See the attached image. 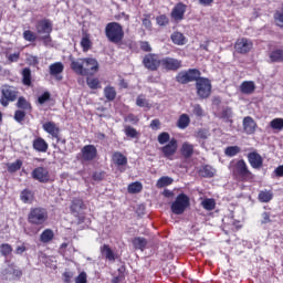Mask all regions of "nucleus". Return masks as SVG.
I'll return each mask as SVG.
<instances>
[{"mask_svg":"<svg viewBox=\"0 0 283 283\" xmlns=\"http://www.w3.org/2000/svg\"><path fill=\"white\" fill-rule=\"evenodd\" d=\"M65 66L63 65V62H55L49 66V73L51 76H59V74H63Z\"/></svg>","mask_w":283,"mask_h":283,"instance_id":"30","label":"nucleus"},{"mask_svg":"<svg viewBox=\"0 0 283 283\" xmlns=\"http://www.w3.org/2000/svg\"><path fill=\"white\" fill-rule=\"evenodd\" d=\"M132 244L135 251H145V249H147V244H149V241H147V239L144 237H135L132 239Z\"/></svg>","mask_w":283,"mask_h":283,"instance_id":"21","label":"nucleus"},{"mask_svg":"<svg viewBox=\"0 0 283 283\" xmlns=\"http://www.w3.org/2000/svg\"><path fill=\"white\" fill-rule=\"evenodd\" d=\"M137 107H149V102L145 98L144 95H138L136 99Z\"/></svg>","mask_w":283,"mask_h":283,"instance_id":"56","label":"nucleus"},{"mask_svg":"<svg viewBox=\"0 0 283 283\" xmlns=\"http://www.w3.org/2000/svg\"><path fill=\"white\" fill-rule=\"evenodd\" d=\"M18 109L27 112L28 114L32 113V103H30L24 96L18 97L17 102Z\"/></svg>","mask_w":283,"mask_h":283,"instance_id":"24","label":"nucleus"},{"mask_svg":"<svg viewBox=\"0 0 283 283\" xmlns=\"http://www.w3.org/2000/svg\"><path fill=\"white\" fill-rule=\"evenodd\" d=\"M142 23L144 25V28H146V30H151V14L147 13L144 14V18L142 20Z\"/></svg>","mask_w":283,"mask_h":283,"instance_id":"55","label":"nucleus"},{"mask_svg":"<svg viewBox=\"0 0 283 283\" xmlns=\"http://www.w3.org/2000/svg\"><path fill=\"white\" fill-rule=\"evenodd\" d=\"M104 95H105L106 99L115 101L116 99V88H114V86H106L104 88Z\"/></svg>","mask_w":283,"mask_h":283,"instance_id":"42","label":"nucleus"},{"mask_svg":"<svg viewBox=\"0 0 283 283\" xmlns=\"http://www.w3.org/2000/svg\"><path fill=\"white\" fill-rule=\"evenodd\" d=\"M51 98H52V94L45 91L42 95L38 97V103L39 105H45V103H48V101H51Z\"/></svg>","mask_w":283,"mask_h":283,"instance_id":"53","label":"nucleus"},{"mask_svg":"<svg viewBox=\"0 0 283 283\" xmlns=\"http://www.w3.org/2000/svg\"><path fill=\"white\" fill-rule=\"evenodd\" d=\"M12 245L10 243H2L0 245V255H2V258H8V255H12Z\"/></svg>","mask_w":283,"mask_h":283,"instance_id":"40","label":"nucleus"},{"mask_svg":"<svg viewBox=\"0 0 283 283\" xmlns=\"http://www.w3.org/2000/svg\"><path fill=\"white\" fill-rule=\"evenodd\" d=\"M156 23L160 27L169 25V18L165 14L158 15L156 18Z\"/></svg>","mask_w":283,"mask_h":283,"instance_id":"54","label":"nucleus"},{"mask_svg":"<svg viewBox=\"0 0 283 283\" xmlns=\"http://www.w3.org/2000/svg\"><path fill=\"white\" fill-rule=\"evenodd\" d=\"M72 277H74V273L71 271H65L62 274V280L64 283H72Z\"/></svg>","mask_w":283,"mask_h":283,"instance_id":"58","label":"nucleus"},{"mask_svg":"<svg viewBox=\"0 0 283 283\" xmlns=\"http://www.w3.org/2000/svg\"><path fill=\"white\" fill-rule=\"evenodd\" d=\"M86 84L90 90H101V81L98 80V77H87Z\"/></svg>","mask_w":283,"mask_h":283,"instance_id":"41","label":"nucleus"},{"mask_svg":"<svg viewBox=\"0 0 283 283\" xmlns=\"http://www.w3.org/2000/svg\"><path fill=\"white\" fill-rule=\"evenodd\" d=\"M274 23L277 28L283 29V4H282V11H275L274 15Z\"/></svg>","mask_w":283,"mask_h":283,"instance_id":"45","label":"nucleus"},{"mask_svg":"<svg viewBox=\"0 0 283 283\" xmlns=\"http://www.w3.org/2000/svg\"><path fill=\"white\" fill-rule=\"evenodd\" d=\"M256 129H258V123L255 122V119H253V117L247 116L243 118L244 134H247L248 136H252L253 134H255Z\"/></svg>","mask_w":283,"mask_h":283,"instance_id":"19","label":"nucleus"},{"mask_svg":"<svg viewBox=\"0 0 283 283\" xmlns=\"http://www.w3.org/2000/svg\"><path fill=\"white\" fill-rule=\"evenodd\" d=\"M271 63H283V49H275L269 54Z\"/></svg>","mask_w":283,"mask_h":283,"instance_id":"31","label":"nucleus"},{"mask_svg":"<svg viewBox=\"0 0 283 283\" xmlns=\"http://www.w3.org/2000/svg\"><path fill=\"white\" fill-rule=\"evenodd\" d=\"M164 158L167 160H174V156H176V151H178V139L171 138L168 144L160 148Z\"/></svg>","mask_w":283,"mask_h":283,"instance_id":"15","label":"nucleus"},{"mask_svg":"<svg viewBox=\"0 0 283 283\" xmlns=\"http://www.w3.org/2000/svg\"><path fill=\"white\" fill-rule=\"evenodd\" d=\"M23 167V160L17 159L14 163L8 164L7 169L9 174H17Z\"/></svg>","mask_w":283,"mask_h":283,"instance_id":"36","label":"nucleus"},{"mask_svg":"<svg viewBox=\"0 0 283 283\" xmlns=\"http://www.w3.org/2000/svg\"><path fill=\"white\" fill-rule=\"evenodd\" d=\"M23 39L24 41H29L30 43H34V41H36L38 36L36 33H34L31 30H25L23 32Z\"/></svg>","mask_w":283,"mask_h":283,"instance_id":"51","label":"nucleus"},{"mask_svg":"<svg viewBox=\"0 0 283 283\" xmlns=\"http://www.w3.org/2000/svg\"><path fill=\"white\" fill-rule=\"evenodd\" d=\"M193 153H195V147H193V144L189 143V142H185L182 145H181V148H180V154L184 158L186 159H189L191 158V156H193Z\"/></svg>","mask_w":283,"mask_h":283,"instance_id":"23","label":"nucleus"},{"mask_svg":"<svg viewBox=\"0 0 283 283\" xmlns=\"http://www.w3.org/2000/svg\"><path fill=\"white\" fill-rule=\"evenodd\" d=\"M248 163L252 167V169H262L264 165V159L262 155L258 151H252L248 154Z\"/></svg>","mask_w":283,"mask_h":283,"instance_id":"16","label":"nucleus"},{"mask_svg":"<svg viewBox=\"0 0 283 283\" xmlns=\"http://www.w3.org/2000/svg\"><path fill=\"white\" fill-rule=\"evenodd\" d=\"M8 61L9 63H17V61H19V59H21V53L17 52V53H11L8 55Z\"/></svg>","mask_w":283,"mask_h":283,"instance_id":"62","label":"nucleus"},{"mask_svg":"<svg viewBox=\"0 0 283 283\" xmlns=\"http://www.w3.org/2000/svg\"><path fill=\"white\" fill-rule=\"evenodd\" d=\"M241 94H253L255 92V82L253 81H244L240 85Z\"/></svg>","mask_w":283,"mask_h":283,"instance_id":"28","label":"nucleus"},{"mask_svg":"<svg viewBox=\"0 0 283 283\" xmlns=\"http://www.w3.org/2000/svg\"><path fill=\"white\" fill-rule=\"evenodd\" d=\"M200 176H202V178H213V176H216V170L213 167L206 165L200 169Z\"/></svg>","mask_w":283,"mask_h":283,"instance_id":"37","label":"nucleus"},{"mask_svg":"<svg viewBox=\"0 0 283 283\" xmlns=\"http://www.w3.org/2000/svg\"><path fill=\"white\" fill-rule=\"evenodd\" d=\"M139 48L142 52H151V44H149L148 41H140L139 42Z\"/></svg>","mask_w":283,"mask_h":283,"instance_id":"59","label":"nucleus"},{"mask_svg":"<svg viewBox=\"0 0 283 283\" xmlns=\"http://www.w3.org/2000/svg\"><path fill=\"white\" fill-rule=\"evenodd\" d=\"M192 114L200 118L205 115V111L202 109V106H200V104H196L192 108Z\"/></svg>","mask_w":283,"mask_h":283,"instance_id":"57","label":"nucleus"},{"mask_svg":"<svg viewBox=\"0 0 283 283\" xmlns=\"http://www.w3.org/2000/svg\"><path fill=\"white\" fill-rule=\"evenodd\" d=\"M19 98V91L14 86L11 85H3L1 90L0 96V105L2 107H8L10 103H14Z\"/></svg>","mask_w":283,"mask_h":283,"instance_id":"9","label":"nucleus"},{"mask_svg":"<svg viewBox=\"0 0 283 283\" xmlns=\"http://www.w3.org/2000/svg\"><path fill=\"white\" fill-rule=\"evenodd\" d=\"M161 70H165L166 72H178L180 67H182V60L166 56L161 59Z\"/></svg>","mask_w":283,"mask_h":283,"instance_id":"12","label":"nucleus"},{"mask_svg":"<svg viewBox=\"0 0 283 283\" xmlns=\"http://www.w3.org/2000/svg\"><path fill=\"white\" fill-rule=\"evenodd\" d=\"M161 61L163 59H160V55L156 53H148L144 55L142 63L144 67L149 72H158V69L161 65Z\"/></svg>","mask_w":283,"mask_h":283,"instance_id":"10","label":"nucleus"},{"mask_svg":"<svg viewBox=\"0 0 283 283\" xmlns=\"http://www.w3.org/2000/svg\"><path fill=\"white\" fill-rule=\"evenodd\" d=\"M31 178L41 182V185H48V182H54V177L52 172L45 166H38L31 171Z\"/></svg>","mask_w":283,"mask_h":283,"instance_id":"8","label":"nucleus"},{"mask_svg":"<svg viewBox=\"0 0 283 283\" xmlns=\"http://www.w3.org/2000/svg\"><path fill=\"white\" fill-rule=\"evenodd\" d=\"M202 73L198 69H188L187 71H180L175 76V81L179 85H187L188 83L196 82L197 96L199 98H209L211 96V80L208 77H201Z\"/></svg>","mask_w":283,"mask_h":283,"instance_id":"1","label":"nucleus"},{"mask_svg":"<svg viewBox=\"0 0 283 283\" xmlns=\"http://www.w3.org/2000/svg\"><path fill=\"white\" fill-rule=\"evenodd\" d=\"M170 39L175 45H187V38L180 31L172 32Z\"/></svg>","mask_w":283,"mask_h":283,"instance_id":"26","label":"nucleus"},{"mask_svg":"<svg viewBox=\"0 0 283 283\" xmlns=\"http://www.w3.org/2000/svg\"><path fill=\"white\" fill-rule=\"evenodd\" d=\"M241 149L239 146H228L224 150L226 156L229 158H233V156H238L240 154Z\"/></svg>","mask_w":283,"mask_h":283,"instance_id":"47","label":"nucleus"},{"mask_svg":"<svg viewBox=\"0 0 283 283\" xmlns=\"http://www.w3.org/2000/svg\"><path fill=\"white\" fill-rule=\"evenodd\" d=\"M270 127L272 129H277L279 132H282L283 129V118H274L270 122Z\"/></svg>","mask_w":283,"mask_h":283,"instance_id":"50","label":"nucleus"},{"mask_svg":"<svg viewBox=\"0 0 283 283\" xmlns=\"http://www.w3.org/2000/svg\"><path fill=\"white\" fill-rule=\"evenodd\" d=\"M191 125V118H189V115L181 114L177 120V127L179 129H187Z\"/></svg>","mask_w":283,"mask_h":283,"instance_id":"33","label":"nucleus"},{"mask_svg":"<svg viewBox=\"0 0 283 283\" xmlns=\"http://www.w3.org/2000/svg\"><path fill=\"white\" fill-rule=\"evenodd\" d=\"M230 171L234 180L239 182H253L255 180V175L249 169L247 161L244 159H239L237 161H231Z\"/></svg>","mask_w":283,"mask_h":283,"instance_id":"3","label":"nucleus"},{"mask_svg":"<svg viewBox=\"0 0 283 283\" xmlns=\"http://www.w3.org/2000/svg\"><path fill=\"white\" fill-rule=\"evenodd\" d=\"M195 136L196 138H200V140H207V130L200 128Z\"/></svg>","mask_w":283,"mask_h":283,"instance_id":"64","label":"nucleus"},{"mask_svg":"<svg viewBox=\"0 0 283 283\" xmlns=\"http://www.w3.org/2000/svg\"><path fill=\"white\" fill-rule=\"evenodd\" d=\"M85 207V202H83V199L81 198H74L71 201V213H78V211H81V209H83Z\"/></svg>","mask_w":283,"mask_h":283,"instance_id":"32","label":"nucleus"},{"mask_svg":"<svg viewBox=\"0 0 283 283\" xmlns=\"http://www.w3.org/2000/svg\"><path fill=\"white\" fill-rule=\"evenodd\" d=\"M112 160L117 167H125V165H127V157L120 151H115L112 156Z\"/></svg>","mask_w":283,"mask_h":283,"instance_id":"29","label":"nucleus"},{"mask_svg":"<svg viewBox=\"0 0 283 283\" xmlns=\"http://www.w3.org/2000/svg\"><path fill=\"white\" fill-rule=\"evenodd\" d=\"M169 185H174V179L171 177L164 176L157 180L158 189H163L164 187H169Z\"/></svg>","mask_w":283,"mask_h":283,"instance_id":"38","label":"nucleus"},{"mask_svg":"<svg viewBox=\"0 0 283 283\" xmlns=\"http://www.w3.org/2000/svg\"><path fill=\"white\" fill-rule=\"evenodd\" d=\"M124 132L128 138H138V130L132 126H126Z\"/></svg>","mask_w":283,"mask_h":283,"instance_id":"52","label":"nucleus"},{"mask_svg":"<svg viewBox=\"0 0 283 283\" xmlns=\"http://www.w3.org/2000/svg\"><path fill=\"white\" fill-rule=\"evenodd\" d=\"M42 128L50 136H53V134H56V132H61V128L59 127V125L52 120L45 122L42 125Z\"/></svg>","mask_w":283,"mask_h":283,"instance_id":"25","label":"nucleus"},{"mask_svg":"<svg viewBox=\"0 0 283 283\" xmlns=\"http://www.w3.org/2000/svg\"><path fill=\"white\" fill-rule=\"evenodd\" d=\"M99 251L103 258H105V260H107L108 262H116V260H120V255L114 252V250L112 249V247H109V244H103L99 248Z\"/></svg>","mask_w":283,"mask_h":283,"instance_id":"17","label":"nucleus"},{"mask_svg":"<svg viewBox=\"0 0 283 283\" xmlns=\"http://www.w3.org/2000/svg\"><path fill=\"white\" fill-rule=\"evenodd\" d=\"M273 200V192L269 190H262L259 192L260 202H271Z\"/></svg>","mask_w":283,"mask_h":283,"instance_id":"39","label":"nucleus"},{"mask_svg":"<svg viewBox=\"0 0 283 283\" xmlns=\"http://www.w3.org/2000/svg\"><path fill=\"white\" fill-rule=\"evenodd\" d=\"M49 218L50 214L48 213V209L43 207H33L30 209L27 220L31 227H40V229H43Z\"/></svg>","mask_w":283,"mask_h":283,"instance_id":"5","label":"nucleus"},{"mask_svg":"<svg viewBox=\"0 0 283 283\" xmlns=\"http://www.w3.org/2000/svg\"><path fill=\"white\" fill-rule=\"evenodd\" d=\"M98 61L94 57H84L78 61L71 62V70L78 76H94L98 72Z\"/></svg>","mask_w":283,"mask_h":283,"instance_id":"2","label":"nucleus"},{"mask_svg":"<svg viewBox=\"0 0 283 283\" xmlns=\"http://www.w3.org/2000/svg\"><path fill=\"white\" fill-rule=\"evenodd\" d=\"M20 200L23 205H32L34 202V192L28 188L20 192Z\"/></svg>","mask_w":283,"mask_h":283,"instance_id":"22","label":"nucleus"},{"mask_svg":"<svg viewBox=\"0 0 283 283\" xmlns=\"http://www.w3.org/2000/svg\"><path fill=\"white\" fill-rule=\"evenodd\" d=\"M51 137L56 140L57 145H59V143L61 145H66V143H67V140L65 138H61V132H56L55 134L51 135Z\"/></svg>","mask_w":283,"mask_h":283,"instance_id":"61","label":"nucleus"},{"mask_svg":"<svg viewBox=\"0 0 283 283\" xmlns=\"http://www.w3.org/2000/svg\"><path fill=\"white\" fill-rule=\"evenodd\" d=\"M143 191V184L139 181L132 182L128 186V193H140Z\"/></svg>","mask_w":283,"mask_h":283,"instance_id":"46","label":"nucleus"},{"mask_svg":"<svg viewBox=\"0 0 283 283\" xmlns=\"http://www.w3.org/2000/svg\"><path fill=\"white\" fill-rule=\"evenodd\" d=\"M32 147L34 151H38L39 154H48V149H50V145L43 137L33 139Z\"/></svg>","mask_w":283,"mask_h":283,"instance_id":"20","label":"nucleus"},{"mask_svg":"<svg viewBox=\"0 0 283 283\" xmlns=\"http://www.w3.org/2000/svg\"><path fill=\"white\" fill-rule=\"evenodd\" d=\"M185 12H187V4L182 2H178L174 8L170 13L171 19L174 21H182L185 19Z\"/></svg>","mask_w":283,"mask_h":283,"instance_id":"18","label":"nucleus"},{"mask_svg":"<svg viewBox=\"0 0 283 283\" xmlns=\"http://www.w3.org/2000/svg\"><path fill=\"white\" fill-rule=\"evenodd\" d=\"M22 83L23 85H32V70L30 67H24L22 70Z\"/></svg>","mask_w":283,"mask_h":283,"instance_id":"35","label":"nucleus"},{"mask_svg":"<svg viewBox=\"0 0 283 283\" xmlns=\"http://www.w3.org/2000/svg\"><path fill=\"white\" fill-rule=\"evenodd\" d=\"M201 207L206 209V211H213L216 209V199L207 198L201 202Z\"/></svg>","mask_w":283,"mask_h":283,"instance_id":"43","label":"nucleus"},{"mask_svg":"<svg viewBox=\"0 0 283 283\" xmlns=\"http://www.w3.org/2000/svg\"><path fill=\"white\" fill-rule=\"evenodd\" d=\"M104 34L108 43H113V45H123V41H125V29L118 22H108L105 25Z\"/></svg>","mask_w":283,"mask_h":283,"instance_id":"4","label":"nucleus"},{"mask_svg":"<svg viewBox=\"0 0 283 283\" xmlns=\"http://www.w3.org/2000/svg\"><path fill=\"white\" fill-rule=\"evenodd\" d=\"M98 156V149L96 146L88 144L85 145L80 153L81 163H92V160H96Z\"/></svg>","mask_w":283,"mask_h":283,"instance_id":"11","label":"nucleus"},{"mask_svg":"<svg viewBox=\"0 0 283 283\" xmlns=\"http://www.w3.org/2000/svg\"><path fill=\"white\" fill-rule=\"evenodd\" d=\"M220 118L224 120V123H233V109L227 106L221 111Z\"/></svg>","mask_w":283,"mask_h":283,"instance_id":"34","label":"nucleus"},{"mask_svg":"<svg viewBox=\"0 0 283 283\" xmlns=\"http://www.w3.org/2000/svg\"><path fill=\"white\" fill-rule=\"evenodd\" d=\"M81 48L83 52H90V50H92V40H90V35H84L82 38Z\"/></svg>","mask_w":283,"mask_h":283,"instance_id":"44","label":"nucleus"},{"mask_svg":"<svg viewBox=\"0 0 283 283\" xmlns=\"http://www.w3.org/2000/svg\"><path fill=\"white\" fill-rule=\"evenodd\" d=\"M52 30L53 24L52 20L50 19H42L36 22L35 24V31L36 34H43V36L39 38V41H42L43 45L48 46L52 43Z\"/></svg>","mask_w":283,"mask_h":283,"instance_id":"6","label":"nucleus"},{"mask_svg":"<svg viewBox=\"0 0 283 283\" xmlns=\"http://www.w3.org/2000/svg\"><path fill=\"white\" fill-rule=\"evenodd\" d=\"M52 240H54V230L50 228L43 230L40 234V242H42V244H50Z\"/></svg>","mask_w":283,"mask_h":283,"instance_id":"27","label":"nucleus"},{"mask_svg":"<svg viewBox=\"0 0 283 283\" xmlns=\"http://www.w3.org/2000/svg\"><path fill=\"white\" fill-rule=\"evenodd\" d=\"M157 140L159 145H167L171 140V136L167 132H163L158 135Z\"/></svg>","mask_w":283,"mask_h":283,"instance_id":"49","label":"nucleus"},{"mask_svg":"<svg viewBox=\"0 0 283 283\" xmlns=\"http://www.w3.org/2000/svg\"><path fill=\"white\" fill-rule=\"evenodd\" d=\"M75 283H87V273L85 271L81 272L75 277Z\"/></svg>","mask_w":283,"mask_h":283,"instance_id":"60","label":"nucleus"},{"mask_svg":"<svg viewBox=\"0 0 283 283\" xmlns=\"http://www.w3.org/2000/svg\"><path fill=\"white\" fill-rule=\"evenodd\" d=\"M261 218H262L261 224H269V223L272 222V220H271V213H270V212H263V213L261 214Z\"/></svg>","mask_w":283,"mask_h":283,"instance_id":"63","label":"nucleus"},{"mask_svg":"<svg viewBox=\"0 0 283 283\" xmlns=\"http://www.w3.org/2000/svg\"><path fill=\"white\" fill-rule=\"evenodd\" d=\"M27 113V111L17 109L13 115L14 122L21 125L25 120Z\"/></svg>","mask_w":283,"mask_h":283,"instance_id":"48","label":"nucleus"},{"mask_svg":"<svg viewBox=\"0 0 283 283\" xmlns=\"http://www.w3.org/2000/svg\"><path fill=\"white\" fill-rule=\"evenodd\" d=\"M190 205L191 202L189 200V196L181 192L176 197L175 201L170 206V209L175 216H182Z\"/></svg>","mask_w":283,"mask_h":283,"instance_id":"7","label":"nucleus"},{"mask_svg":"<svg viewBox=\"0 0 283 283\" xmlns=\"http://www.w3.org/2000/svg\"><path fill=\"white\" fill-rule=\"evenodd\" d=\"M2 277H10V280H21L23 276V270L19 269L17 264L10 263L6 269L2 270L1 272Z\"/></svg>","mask_w":283,"mask_h":283,"instance_id":"14","label":"nucleus"},{"mask_svg":"<svg viewBox=\"0 0 283 283\" xmlns=\"http://www.w3.org/2000/svg\"><path fill=\"white\" fill-rule=\"evenodd\" d=\"M253 50V41L248 38H239L234 42V51L237 54H249Z\"/></svg>","mask_w":283,"mask_h":283,"instance_id":"13","label":"nucleus"}]
</instances>
